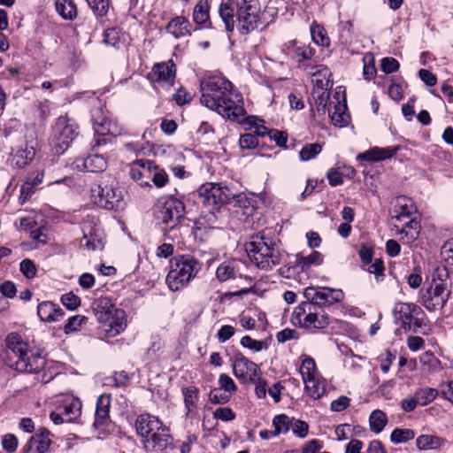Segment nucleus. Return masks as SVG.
<instances>
[{"mask_svg": "<svg viewBox=\"0 0 453 453\" xmlns=\"http://www.w3.org/2000/svg\"><path fill=\"white\" fill-rule=\"evenodd\" d=\"M200 102L205 107L234 121L245 114L242 95L222 75H211L200 82Z\"/></svg>", "mask_w": 453, "mask_h": 453, "instance_id": "f257e3e1", "label": "nucleus"}, {"mask_svg": "<svg viewBox=\"0 0 453 453\" xmlns=\"http://www.w3.org/2000/svg\"><path fill=\"white\" fill-rule=\"evenodd\" d=\"M307 301L300 303L292 313V322L308 329H324L330 324V318L323 306H330L343 299L341 289L321 287H309L304 290Z\"/></svg>", "mask_w": 453, "mask_h": 453, "instance_id": "f03ea898", "label": "nucleus"}, {"mask_svg": "<svg viewBox=\"0 0 453 453\" xmlns=\"http://www.w3.org/2000/svg\"><path fill=\"white\" fill-rule=\"evenodd\" d=\"M236 6V19H234V8L233 0H222L219 13L225 24L227 32H233L234 27L241 35H248L260 27L268 26L260 15L258 0H234Z\"/></svg>", "mask_w": 453, "mask_h": 453, "instance_id": "7ed1b4c3", "label": "nucleus"}, {"mask_svg": "<svg viewBox=\"0 0 453 453\" xmlns=\"http://www.w3.org/2000/svg\"><path fill=\"white\" fill-rule=\"evenodd\" d=\"M246 251L250 261L263 270L280 265L283 257L277 242L268 237L265 231L251 237L250 242L246 244Z\"/></svg>", "mask_w": 453, "mask_h": 453, "instance_id": "20e7f679", "label": "nucleus"}, {"mask_svg": "<svg viewBox=\"0 0 453 453\" xmlns=\"http://www.w3.org/2000/svg\"><path fill=\"white\" fill-rule=\"evenodd\" d=\"M6 354L10 366L20 372H38L44 365V360L38 355L29 354L28 345L19 334L12 333L5 339Z\"/></svg>", "mask_w": 453, "mask_h": 453, "instance_id": "39448f33", "label": "nucleus"}, {"mask_svg": "<svg viewBox=\"0 0 453 453\" xmlns=\"http://www.w3.org/2000/svg\"><path fill=\"white\" fill-rule=\"evenodd\" d=\"M135 429L147 450L163 451L170 443L167 427L156 416L149 413L139 415L135 420Z\"/></svg>", "mask_w": 453, "mask_h": 453, "instance_id": "423d86ee", "label": "nucleus"}, {"mask_svg": "<svg viewBox=\"0 0 453 453\" xmlns=\"http://www.w3.org/2000/svg\"><path fill=\"white\" fill-rule=\"evenodd\" d=\"M451 295V285L446 268H438L430 286L419 292V302L430 312L441 311Z\"/></svg>", "mask_w": 453, "mask_h": 453, "instance_id": "0eeeda50", "label": "nucleus"}, {"mask_svg": "<svg viewBox=\"0 0 453 453\" xmlns=\"http://www.w3.org/2000/svg\"><path fill=\"white\" fill-rule=\"evenodd\" d=\"M170 264L171 268L165 281L172 291H178L187 287L202 269V264L190 255L174 257Z\"/></svg>", "mask_w": 453, "mask_h": 453, "instance_id": "6e6552de", "label": "nucleus"}, {"mask_svg": "<svg viewBox=\"0 0 453 453\" xmlns=\"http://www.w3.org/2000/svg\"><path fill=\"white\" fill-rule=\"evenodd\" d=\"M157 217L165 225L171 224L169 230L177 231L178 223L184 215L183 203L173 196H162L157 201Z\"/></svg>", "mask_w": 453, "mask_h": 453, "instance_id": "1a4fd4ad", "label": "nucleus"}, {"mask_svg": "<svg viewBox=\"0 0 453 453\" xmlns=\"http://www.w3.org/2000/svg\"><path fill=\"white\" fill-rule=\"evenodd\" d=\"M394 319L405 331H416L420 327L421 318L425 315L423 310L412 303H397L393 310Z\"/></svg>", "mask_w": 453, "mask_h": 453, "instance_id": "9d476101", "label": "nucleus"}, {"mask_svg": "<svg viewBox=\"0 0 453 453\" xmlns=\"http://www.w3.org/2000/svg\"><path fill=\"white\" fill-rule=\"evenodd\" d=\"M77 126L67 116H60L53 127L56 153H64L78 134Z\"/></svg>", "mask_w": 453, "mask_h": 453, "instance_id": "9b49d317", "label": "nucleus"}, {"mask_svg": "<svg viewBox=\"0 0 453 453\" xmlns=\"http://www.w3.org/2000/svg\"><path fill=\"white\" fill-rule=\"evenodd\" d=\"M199 197L202 203L214 210L220 204L229 202L234 195L226 187H222L219 184L205 183L202 185L198 190Z\"/></svg>", "mask_w": 453, "mask_h": 453, "instance_id": "f8f14e48", "label": "nucleus"}, {"mask_svg": "<svg viewBox=\"0 0 453 453\" xmlns=\"http://www.w3.org/2000/svg\"><path fill=\"white\" fill-rule=\"evenodd\" d=\"M176 67L170 60L154 65L148 73V79L157 87L168 89L174 84Z\"/></svg>", "mask_w": 453, "mask_h": 453, "instance_id": "ddd939ff", "label": "nucleus"}, {"mask_svg": "<svg viewBox=\"0 0 453 453\" xmlns=\"http://www.w3.org/2000/svg\"><path fill=\"white\" fill-rule=\"evenodd\" d=\"M90 192L95 203L106 209H112L119 206L121 201L120 191L111 186H103L100 183H95L92 185Z\"/></svg>", "mask_w": 453, "mask_h": 453, "instance_id": "4468645a", "label": "nucleus"}, {"mask_svg": "<svg viewBox=\"0 0 453 453\" xmlns=\"http://www.w3.org/2000/svg\"><path fill=\"white\" fill-rule=\"evenodd\" d=\"M316 68L317 70L311 73V82L318 89L322 91L319 96V102L318 103L317 110L318 111L325 113L326 100L328 99L327 90H329L333 86V82L330 80L331 72L325 65H319Z\"/></svg>", "mask_w": 453, "mask_h": 453, "instance_id": "2eb2a0df", "label": "nucleus"}, {"mask_svg": "<svg viewBox=\"0 0 453 453\" xmlns=\"http://www.w3.org/2000/svg\"><path fill=\"white\" fill-rule=\"evenodd\" d=\"M234 375L242 382H248L251 380H257V375H261L257 365L242 354H236L232 360Z\"/></svg>", "mask_w": 453, "mask_h": 453, "instance_id": "dca6fc26", "label": "nucleus"}, {"mask_svg": "<svg viewBox=\"0 0 453 453\" xmlns=\"http://www.w3.org/2000/svg\"><path fill=\"white\" fill-rule=\"evenodd\" d=\"M82 246H85L89 250H103L104 233L100 225L92 222H84L82 225Z\"/></svg>", "mask_w": 453, "mask_h": 453, "instance_id": "f3484780", "label": "nucleus"}, {"mask_svg": "<svg viewBox=\"0 0 453 453\" xmlns=\"http://www.w3.org/2000/svg\"><path fill=\"white\" fill-rule=\"evenodd\" d=\"M102 323L101 331L105 337L112 338L119 335L127 327L126 312L119 309L113 311Z\"/></svg>", "mask_w": 453, "mask_h": 453, "instance_id": "a211bd4d", "label": "nucleus"}, {"mask_svg": "<svg viewBox=\"0 0 453 453\" xmlns=\"http://www.w3.org/2000/svg\"><path fill=\"white\" fill-rule=\"evenodd\" d=\"M293 266H284L280 269V274L285 275L287 278H290L291 270H301L304 272L312 265H320L323 263V256L319 251H311L309 255L305 256L303 253L296 254L295 256V261Z\"/></svg>", "mask_w": 453, "mask_h": 453, "instance_id": "6ab92c4d", "label": "nucleus"}, {"mask_svg": "<svg viewBox=\"0 0 453 453\" xmlns=\"http://www.w3.org/2000/svg\"><path fill=\"white\" fill-rule=\"evenodd\" d=\"M110 406L111 396L109 395H101L96 401L95 421L93 423L94 428L99 434H104L110 424Z\"/></svg>", "mask_w": 453, "mask_h": 453, "instance_id": "aec40b11", "label": "nucleus"}, {"mask_svg": "<svg viewBox=\"0 0 453 453\" xmlns=\"http://www.w3.org/2000/svg\"><path fill=\"white\" fill-rule=\"evenodd\" d=\"M281 50L284 54L296 62L309 60L315 54V50L310 45L303 44L296 40H290L285 42L281 47Z\"/></svg>", "mask_w": 453, "mask_h": 453, "instance_id": "412c9836", "label": "nucleus"}, {"mask_svg": "<svg viewBox=\"0 0 453 453\" xmlns=\"http://www.w3.org/2000/svg\"><path fill=\"white\" fill-rule=\"evenodd\" d=\"M72 166L77 171H87L91 173L104 172L107 167L106 158L100 154H93L87 157L76 158Z\"/></svg>", "mask_w": 453, "mask_h": 453, "instance_id": "4be33fe9", "label": "nucleus"}, {"mask_svg": "<svg viewBox=\"0 0 453 453\" xmlns=\"http://www.w3.org/2000/svg\"><path fill=\"white\" fill-rule=\"evenodd\" d=\"M241 265L242 263L238 260L232 259L224 261L216 270V278L220 282L242 278Z\"/></svg>", "mask_w": 453, "mask_h": 453, "instance_id": "5701e85b", "label": "nucleus"}, {"mask_svg": "<svg viewBox=\"0 0 453 453\" xmlns=\"http://www.w3.org/2000/svg\"><path fill=\"white\" fill-rule=\"evenodd\" d=\"M64 311L50 301H44L38 304L37 315L42 321L56 322L64 317Z\"/></svg>", "mask_w": 453, "mask_h": 453, "instance_id": "b1692460", "label": "nucleus"}, {"mask_svg": "<svg viewBox=\"0 0 453 453\" xmlns=\"http://www.w3.org/2000/svg\"><path fill=\"white\" fill-rule=\"evenodd\" d=\"M50 444V432L46 429H40L30 438L27 443V451L29 453H46L49 451Z\"/></svg>", "mask_w": 453, "mask_h": 453, "instance_id": "393cba45", "label": "nucleus"}, {"mask_svg": "<svg viewBox=\"0 0 453 453\" xmlns=\"http://www.w3.org/2000/svg\"><path fill=\"white\" fill-rule=\"evenodd\" d=\"M398 150V147H372L370 150L357 155V159L369 162H379L393 157Z\"/></svg>", "mask_w": 453, "mask_h": 453, "instance_id": "a878e982", "label": "nucleus"}, {"mask_svg": "<svg viewBox=\"0 0 453 453\" xmlns=\"http://www.w3.org/2000/svg\"><path fill=\"white\" fill-rule=\"evenodd\" d=\"M166 31L175 38L191 35L192 24L183 16L173 18L166 26Z\"/></svg>", "mask_w": 453, "mask_h": 453, "instance_id": "bb28decb", "label": "nucleus"}, {"mask_svg": "<svg viewBox=\"0 0 453 453\" xmlns=\"http://www.w3.org/2000/svg\"><path fill=\"white\" fill-rule=\"evenodd\" d=\"M210 5L207 0H199L193 10V21L200 27H209L211 26L210 21Z\"/></svg>", "mask_w": 453, "mask_h": 453, "instance_id": "cd10ccee", "label": "nucleus"}, {"mask_svg": "<svg viewBox=\"0 0 453 453\" xmlns=\"http://www.w3.org/2000/svg\"><path fill=\"white\" fill-rule=\"evenodd\" d=\"M35 155V150L33 142L26 143L25 148L21 147L12 154V164L18 168H23L33 160Z\"/></svg>", "mask_w": 453, "mask_h": 453, "instance_id": "c85d7f7f", "label": "nucleus"}, {"mask_svg": "<svg viewBox=\"0 0 453 453\" xmlns=\"http://www.w3.org/2000/svg\"><path fill=\"white\" fill-rule=\"evenodd\" d=\"M93 127L98 136H104L106 134L117 136L123 134L121 127H119L116 123L104 118L102 120L94 119Z\"/></svg>", "mask_w": 453, "mask_h": 453, "instance_id": "c756f323", "label": "nucleus"}, {"mask_svg": "<svg viewBox=\"0 0 453 453\" xmlns=\"http://www.w3.org/2000/svg\"><path fill=\"white\" fill-rule=\"evenodd\" d=\"M92 309L99 322L110 316L113 311L119 310L114 307L111 300L108 297H100L96 299L93 303Z\"/></svg>", "mask_w": 453, "mask_h": 453, "instance_id": "7c9ffc66", "label": "nucleus"}, {"mask_svg": "<svg viewBox=\"0 0 453 453\" xmlns=\"http://www.w3.org/2000/svg\"><path fill=\"white\" fill-rule=\"evenodd\" d=\"M303 383L305 391L314 399L320 398L326 393L325 381L320 374L304 380Z\"/></svg>", "mask_w": 453, "mask_h": 453, "instance_id": "2f4dec72", "label": "nucleus"}, {"mask_svg": "<svg viewBox=\"0 0 453 453\" xmlns=\"http://www.w3.org/2000/svg\"><path fill=\"white\" fill-rule=\"evenodd\" d=\"M419 363L423 371L429 374L437 373L442 369L441 361L431 351H426L421 354Z\"/></svg>", "mask_w": 453, "mask_h": 453, "instance_id": "473e14b6", "label": "nucleus"}, {"mask_svg": "<svg viewBox=\"0 0 453 453\" xmlns=\"http://www.w3.org/2000/svg\"><path fill=\"white\" fill-rule=\"evenodd\" d=\"M444 440L434 434H422L416 440L419 450L439 449L444 445Z\"/></svg>", "mask_w": 453, "mask_h": 453, "instance_id": "72a5a7b5", "label": "nucleus"}, {"mask_svg": "<svg viewBox=\"0 0 453 453\" xmlns=\"http://www.w3.org/2000/svg\"><path fill=\"white\" fill-rule=\"evenodd\" d=\"M346 104L337 102L334 106V111L328 110V114L331 118L332 123L335 127H342L349 124V116L346 112Z\"/></svg>", "mask_w": 453, "mask_h": 453, "instance_id": "f704fd0d", "label": "nucleus"}, {"mask_svg": "<svg viewBox=\"0 0 453 453\" xmlns=\"http://www.w3.org/2000/svg\"><path fill=\"white\" fill-rule=\"evenodd\" d=\"M266 128L263 126H257L255 127V134L251 133L241 135L239 144L242 149H254L258 145L257 136H264Z\"/></svg>", "mask_w": 453, "mask_h": 453, "instance_id": "c9c22d12", "label": "nucleus"}, {"mask_svg": "<svg viewBox=\"0 0 453 453\" xmlns=\"http://www.w3.org/2000/svg\"><path fill=\"white\" fill-rule=\"evenodd\" d=\"M310 32L311 39L316 44L321 47H328L330 45V38L323 26L314 21L310 27Z\"/></svg>", "mask_w": 453, "mask_h": 453, "instance_id": "e433bc0d", "label": "nucleus"}, {"mask_svg": "<svg viewBox=\"0 0 453 453\" xmlns=\"http://www.w3.org/2000/svg\"><path fill=\"white\" fill-rule=\"evenodd\" d=\"M56 11L65 19H73L77 16V8L73 0H57Z\"/></svg>", "mask_w": 453, "mask_h": 453, "instance_id": "4c0bfd02", "label": "nucleus"}, {"mask_svg": "<svg viewBox=\"0 0 453 453\" xmlns=\"http://www.w3.org/2000/svg\"><path fill=\"white\" fill-rule=\"evenodd\" d=\"M439 395L436 388L425 387L418 388L414 396L420 406H426L432 403Z\"/></svg>", "mask_w": 453, "mask_h": 453, "instance_id": "58836bf2", "label": "nucleus"}, {"mask_svg": "<svg viewBox=\"0 0 453 453\" xmlns=\"http://www.w3.org/2000/svg\"><path fill=\"white\" fill-rule=\"evenodd\" d=\"M388 423L387 415L380 410L373 411L369 418L370 428L372 432L380 433Z\"/></svg>", "mask_w": 453, "mask_h": 453, "instance_id": "ea45409f", "label": "nucleus"}, {"mask_svg": "<svg viewBox=\"0 0 453 453\" xmlns=\"http://www.w3.org/2000/svg\"><path fill=\"white\" fill-rule=\"evenodd\" d=\"M299 371L302 375L303 381L319 375L315 360L311 357H304Z\"/></svg>", "mask_w": 453, "mask_h": 453, "instance_id": "a19ab883", "label": "nucleus"}, {"mask_svg": "<svg viewBox=\"0 0 453 453\" xmlns=\"http://www.w3.org/2000/svg\"><path fill=\"white\" fill-rule=\"evenodd\" d=\"M135 165H140V171H142V175L143 177V181L141 182V186H150L149 180L151 179L157 165L148 159L135 160Z\"/></svg>", "mask_w": 453, "mask_h": 453, "instance_id": "79ce46f5", "label": "nucleus"}, {"mask_svg": "<svg viewBox=\"0 0 453 453\" xmlns=\"http://www.w3.org/2000/svg\"><path fill=\"white\" fill-rule=\"evenodd\" d=\"M182 395L184 398L185 407L188 412H190L196 406V403L199 397V390L195 386L183 388Z\"/></svg>", "mask_w": 453, "mask_h": 453, "instance_id": "37998d69", "label": "nucleus"}, {"mask_svg": "<svg viewBox=\"0 0 453 453\" xmlns=\"http://www.w3.org/2000/svg\"><path fill=\"white\" fill-rule=\"evenodd\" d=\"M270 339L265 340H255L249 335H245L241 339V345L244 348H248L254 352H259L263 349H267L270 345Z\"/></svg>", "mask_w": 453, "mask_h": 453, "instance_id": "c03bdc74", "label": "nucleus"}, {"mask_svg": "<svg viewBox=\"0 0 453 453\" xmlns=\"http://www.w3.org/2000/svg\"><path fill=\"white\" fill-rule=\"evenodd\" d=\"M81 403L77 399H73L70 403H65L62 407V412L65 421L71 422L80 416Z\"/></svg>", "mask_w": 453, "mask_h": 453, "instance_id": "a18cd8bd", "label": "nucleus"}, {"mask_svg": "<svg viewBox=\"0 0 453 453\" xmlns=\"http://www.w3.org/2000/svg\"><path fill=\"white\" fill-rule=\"evenodd\" d=\"M322 151L320 143L305 144L299 151V158L301 161L306 162L314 159Z\"/></svg>", "mask_w": 453, "mask_h": 453, "instance_id": "49530a36", "label": "nucleus"}, {"mask_svg": "<svg viewBox=\"0 0 453 453\" xmlns=\"http://www.w3.org/2000/svg\"><path fill=\"white\" fill-rule=\"evenodd\" d=\"M415 437V432L409 428H395L392 431L390 440L393 443H403L412 440Z\"/></svg>", "mask_w": 453, "mask_h": 453, "instance_id": "de8ad7c7", "label": "nucleus"}, {"mask_svg": "<svg viewBox=\"0 0 453 453\" xmlns=\"http://www.w3.org/2000/svg\"><path fill=\"white\" fill-rule=\"evenodd\" d=\"M273 426L274 427V434L280 435L290 430L291 420L286 414L276 415L273 419Z\"/></svg>", "mask_w": 453, "mask_h": 453, "instance_id": "09e8293b", "label": "nucleus"}, {"mask_svg": "<svg viewBox=\"0 0 453 453\" xmlns=\"http://www.w3.org/2000/svg\"><path fill=\"white\" fill-rule=\"evenodd\" d=\"M363 75L367 81L372 80L376 75V67L374 65V57L372 53H367L363 58Z\"/></svg>", "mask_w": 453, "mask_h": 453, "instance_id": "8fccbe9b", "label": "nucleus"}, {"mask_svg": "<svg viewBox=\"0 0 453 453\" xmlns=\"http://www.w3.org/2000/svg\"><path fill=\"white\" fill-rule=\"evenodd\" d=\"M88 320L87 317L82 315H75L68 319L66 324L65 325V334H69L74 332H77L81 329L82 324L86 323Z\"/></svg>", "mask_w": 453, "mask_h": 453, "instance_id": "3c124183", "label": "nucleus"}, {"mask_svg": "<svg viewBox=\"0 0 453 453\" xmlns=\"http://www.w3.org/2000/svg\"><path fill=\"white\" fill-rule=\"evenodd\" d=\"M87 2L96 16L104 17L108 13L109 0H87Z\"/></svg>", "mask_w": 453, "mask_h": 453, "instance_id": "603ef678", "label": "nucleus"}, {"mask_svg": "<svg viewBox=\"0 0 453 453\" xmlns=\"http://www.w3.org/2000/svg\"><path fill=\"white\" fill-rule=\"evenodd\" d=\"M120 37V31L118 28L111 27L104 32V42L114 48H119Z\"/></svg>", "mask_w": 453, "mask_h": 453, "instance_id": "864d4df0", "label": "nucleus"}, {"mask_svg": "<svg viewBox=\"0 0 453 453\" xmlns=\"http://www.w3.org/2000/svg\"><path fill=\"white\" fill-rule=\"evenodd\" d=\"M237 203L239 206L242 208V214L247 218L253 217L256 211V208L254 205V201L247 198L245 196H239Z\"/></svg>", "mask_w": 453, "mask_h": 453, "instance_id": "5fc2aeb1", "label": "nucleus"}, {"mask_svg": "<svg viewBox=\"0 0 453 453\" xmlns=\"http://www.w3.org/2000/svg\"><path fill=\"white\" fill-rule=\"evenodd\" d=\"M219 384L221 389H224L226 392L229 394H233L237 391L236 384L234 383L233 379L226 373H222L219 375Z\"/></svg>", "mask_w": 453, "mask_h": 453, "instance_id": "6e6d98bb", "label": "nucleus"}, {"mask_svg": "<svg viewBox=\"0 0 453 453\" xmlns=\"http://www.w3.org/2000/svg\"><path fill=\"white\" fill-rule=\"evenodd\" d=\"M419 222L415 219H411L405 224V227L400 233H406L411 240H416L419 235Z\"/></svg>", "mask_w": 453, "mask_h": 453, "instance_id": "4d7b16f0", "label": "nucleus"}, {"mask_svg": "<svg viewBox=\"0 0 453 453\" xmlns=\"http://www.w3.org/2000/svg\"><path fill=\"white\" fill-rule=\"evenodd\" d=\"M441 254L447 265L453 269V238L443 244Z\"/></svg>", "mask_w": 453, "mask_h": 453, "instance_id": "13d9d810", "label": "nucleus"}, {"mask_svg": "<svg viewBox=\"0 0 453 453\" xmlns=\"http://www.w3.org/2000/svg\"><path fill=\"white\" fill-rule=\"evenodd\" d=\"M19 266L20 272L27 279H33L36 275V266L32 260L23 259Z\"/></svg>", "mask_w": 453, "mask_h": 453, "instance_id": "bf43d9fd", "label": "nucleus"}, {"mask_svg": "<svg viewBox=\"0 0 453 453\" xmlns=\"http://www.w3.org/2000/svg\"><path fill=\"white\" fill-rule=\"evenodd\" d=\"M60 300L62 304L69 310H75L81 304L80 297L72 292L63 295Z\"/></svg>", "mask_w": 453, "mask_h": 453, "instance_id": "052dcab7", "label": "nucleus"}, {"mask_svg": "<svg viewBox=\"0 0 453 453\" xmlns=\"http://www.w3.org/2000/svg\"><path fill=\"white\" fill-rule=\"evenodd\" d=\"M223 392L220 388H216L210 392V401L213 403H226L229 401L230 395Z\"/></svg>", "mask_w": 453, "mask_h": 453, "instance_id": "680f3d73", "label": "nucleus"}, {"mask_svg": "<svg viewBox=\"0 0 453 453\" xmlns=\"http://www.w3.org/2000/svg\"><path fill=\"white\" fill-rule=\"evenodd\" d=\"M154 185L157 188H163L168 182V176L165 170L157 166L152 177L150 179Z\"/></svg>", "mask_w": 453, "mask_h": 453, "instance_id": "e2e57ef3", "label": "nucleus"}, {"mask_svg": "<svg viewBox=\"0 0 453 453\" xmlns=\"http://www.w3.org/2000/svg\"><path fill=\"white\" fill-rule=\"evenodd\" d=\"M290 429L298 437L304 438L308 434L309 426L306 422L296 419L293 424H291Z\"/></svg>", "mask_w": 453, "mask_h": 453, "instance_id": "0e129e2a", "label": "nucleus"}, {"mask_svg": "<svg viewBox=\"0 0 453 453\" xmlns=\"http://www.w3.org/2000/svg\"><path fill=\"white\" fill-rule=\"evenodd\" d=\"M380 67L385 73H392L398 71L400 65L394 58H384L381 60Z\"/></svg>", "mask_w": 453, "mask_h": 453, "instance_id": "69168bd1", "label": "nucleus"}, {"mask_svg": "<svg viewBox=\"0 0 453 453\" xmlns=\"http://www.w3.org/2000/svg\"><path fill=\"white\" fill-rule=\"evenodd\" d=\"M2 445L6 451L12 453L17 449L18 439L13 434H5L2 439Z\"/></svg>", "mask_w": 453, "mask_h": 453, "instance_id": "338daca9", "label": "nucleus"}, {"mask_svg": "<svg viewBox=\"0 0 453 453\" xmlns=\"http://www.w3.org/2000/svg\"><path fill=\"white\" fill-rule=\"evenodd\" d=\"M235 333V329L233 326L224 325L217 333V338L219 342H226L228 341Z\"/></svg>", "mask_w": 453, "mask_h": 453, "instance_id": "774afa93", "label": "nucleus"}]
</instances>
